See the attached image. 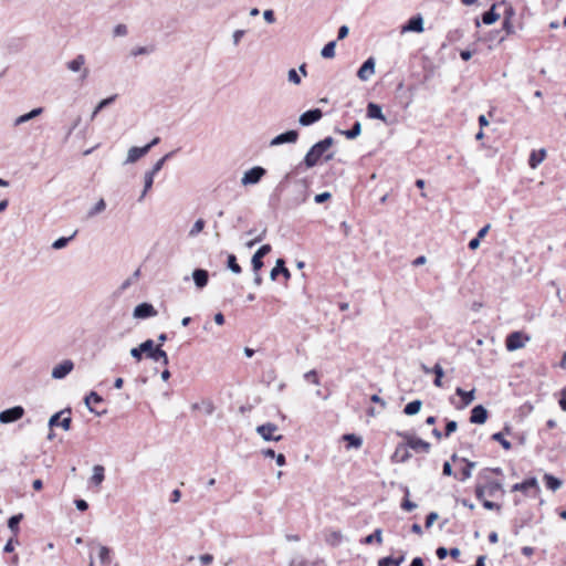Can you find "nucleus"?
<instances>
[{
	"label": "nucleus",
	"mask_w": 566,
	"mask_h": 566,
	"mask_svg": "<svg viewBox=\"0 0 566 566\" xmlns=\"http://www.w3.org/2000/svg\"><path fill=\"white\" fill-rule=\"evenodd\" d=\"M333 145H334V138L331 136L325 137L324 139L314 144L304 157V165L306 166V168H313L314 166H316L322 157H324L325 161L332 160L334 158V154L333 153L326 154V151Z\"/></svg>",
	"instance_id": "obj_1"
},
{
	"label": "nucleus",
	"mask_w": 566,
	"mask_h": 566,
	"mask_svg": "<svg viewBox=\"0 0 566 566\" xmlns=\"http://www.w3.org/2000/svg\"><path fill=\"white\" fill-rule=\"evenodd\" d=\"M65 66L70 72L78 73L81 82H85L90 76V69L86 66V56L84 54H77L74 59L67 61Z\"/></svg>",
	"instance_id": "obj_2"
},
{
	"label": "nucleus",
	"mask_w": 566,
	"mask_h": 566,
	"mask_svg": "<svg viewBox=\"0 0 566 566\" xmlns=\"http://www.w3.org/2000/svg\"><path fill=\"white\" fill-rule=\"evenodd\" d=\"M25 410L22 406H14L0 412V423L10 424L23 418Z\"/></svg>",
	"instance_id": "obj_3"
},
{
	"label": "nucleus",
	"mask_w": 566,
	"mask_h": 566,
	"mask_svg": "<svg viewBox=\"0 0 566 566\" xmlns=\"http://www.w3.org/2000/svg\"><path fill=\"white\" fill-rule=\"evenodd\" d=\"M265 174L266 170L263 167L254 166L243 174L241 184L243 186L256 185L262 179V177L265 176Z\"/></svg>",
	"instance_id": "obj_4"
},
{
	"label": "nucleus",
	"mask_w": 566,
	"mask_h": 566,
	"mask_svg": "<svg viewBox=\"0 0 566 566\" xmlns=\"http://www.w3.org/2000/svg\"><path fill=\"white\" fill-rule=\"evenodd\" d=\"M65 413H71V410L70 409H64V410H61L56 413H54L53 416H51V418L49 419V427L52 429L53 427L55 426H60L63 430L67 431L70 430L71 428V422H72V419L70 416L67 417H63L61 419V417Z\"/></svg>",
	"instance_id": "obj_5"
},
{
	"label": "nucleus",
	"mask_w": 566,
	"mask_h": 566,
	"mask_svg": "<svg viewBox=\"0 0 566 566\" xmlns=\"http://www.w3.org/2000/svg\"><path fill=\"white\" fill-rule=\"evenodd\" d=\"M277 430V426L272 422H266L264 424L256 427V432L265 440V441H281L283 436L273 433Z\"/></svg>",
	"instance_id": "obj_6"
},
{
	"label": "nucleus",
	"mask_w": 566,
	"mask_h": 566,
	"mask_svg": "<svg viewBox=\"0 0 566 566\" xmlns=\"http://www.w3.org/2000/svg\"><path fill=\"white\" fill-rule=\"evenodd\" d=\"M298 139L297 130L291 129L282 133L270 140V146L275 147L283 144H294Z\"/></svg>",
	"instance_id": "obj_7"
},
{
	"label": "nucleus",
	"mask_w": 566,
	"mask_h": 566,
	"mask_svg": "<svg viewBox=\"0 0 566 566\" xmlns=\"http://www.w3.org/2000/svg\"><path fill=\"white\" fill-rule=\"evenodd\" d=\"M403 438L406 439V443L409 448H411L415 451H422L428 453L431 446L429 442L413 436V434H403Z\"/></svg>",
	"instance_id": "obj_8"
},
{
	"label": "nucleus",
	"mask_w": 566,
	"mask_h": 566,
	"mask_svg": "<svg viewBox=\"0 0 566 566\" xmlns=\"http://www.w3.org/2000/svg\"><path fill=\"white\" fill-rule=\"evenodd\" d=\"M322 117L323 112L319 108H313L301 114L298 117V123L301 126L306 127L318 122Z\"/></svg>",
	"instance_id": "obj_9"
},
{
	"label": "nucleus",
	"mask_w": 566,
	"mask_h": 566,
	"mask_svg": "<svg viewBox=\"0 0 566 566\" xmlns=\"http://www.w3.org/2000/svg\"><path fill=\"white\" fill-rule=\"evenodd\" d=\"M505 346L509 352H514L525 346L524 336L521 332H513L507 335Z\"/></svg>",
	"instance_id": "obj_10"
},
{
	"label": "nucleus",
	"mask_w": 566,
	"mask_h": 566,
	"mask_svg": "<svg viewBox=\"0 0 566 566\" xmlns=\"http://www.w3.org/2000/svg\"><path fill=\"white\" fill-rule=\"evenodd\" d=\"M271 245L270 244H263L260 247L256 252L253 254L251 259L252 270L253 272H259L263 266L262 259L271 252Z\"/></svg>",
	"instance_id": "obj_11"
},
{
	"label": "nucleus",
	"mask_w": 566,
	"mask_h": 566,
	"mask_svg": "<svg viewBox=\"0 0 566 566\" xmlns=\"http://www.w3.org/2000/svg\"><path fill=\"white\" fill-rule=\"evenodd\" d=\"M157 315V311L149 303H140L134 308L133 316L138 319H145Z\"/></svg>",
	"instance_id": "obj_12"
},
{
	"label": "nucleus",
	"mask_w": 566,
	"mask_h": 566,
	"mask_svg": "<svg viewBox=\"0 0 566 566\" xmlns=\"http://www.w3.org/2000/svg\"><path fill=\"white\" fill-rule=\"evenodd\" d=\"M74 368V364L72 360L66 359L62 361L61 364L56 365L52 369V378L54 379H63L66 375H69Z\"/></svg>",
	"instance_id": "obj_13"
},
{
	"label": "nucleus",
	"mask_w": 566,
	"mask_h": 566,
	"mask_svg": "<svg viewBox=\"0 0 566 566\" xmlns=\"http://www.w3.org/2000/svg\"><path fill=\"white\" fill-rule=\"evenodd\" d=\"M375 59H367L357 72V76L360 81H368L375 74Z\"/></svg>",
	"instance_id": "obj_14"
},
{
	"label": "nucleus",
	"mask_w": 566,
	"mask_h": 566,
	"mask_svg": "<svg viewBox=\"0 0 566 566\" xmlns=\"http://www.w3.org/2000/svg\"><path fill=\"white\" fill-rule=\"evenodd\" d=\"M423 31V19L420 14L415 15L408 20V22L402 25L401 33L407 32H417L420 33Z\"/></svg>",
	"instance_id": "obj_15"
},
{
	"label": "nucleus",
	"mask_w": 566,
	"mask_h": 566,
	"mask_svg": "<svg viewBox=\"0 0 566 566\" xmlns=\"http://www.w3.org/2000/svg\"><path fill=\"white\" fill-rule=\"evenodd\" d=\"M488 419V410L482 406L478 405L471 410L470 421L476 424H483Z\"/></svg>",
	"instance_id": "obj_16"
},
{
	"label": "nucleus",
	"mask_w": 566,
	"mask_h": 566,
	"mask_svg": "<svg viewBox=\"0 0 566 566\" xmlns=\"http://www.w3.org/2000/svg\"><path fill=\"white\" fill-rule=\"evenodd\" d=\"M192 280L195 282V285L198 287V289H203L207 286L208 284V281H209V273L207 270H203V269H196L193 272H192Z\"/></svg>",
	"instance_id": "obj_17"
},
{
	"label": "nucleus",
	"mask_w": 566,
	"mask_h": 566,
	"mask_svg": "<svg viewBox=\"0 0 566 566\" xmlns=\"http://www.w3.org/2000/svg\"><path fill=\"white\" fill-rule=\"evenodd\" d=\"M147 148L143 147H130L127 151V157L124 164H134L145 155H147Z\"/></svg>",
	"instance_id": "obj_18"
},
{
	"label": "nucleus",
	"mask_w": 566,
	"mask_h": 566,
	"mask_svg": "<svg viewBox=\"0 0 566 566\" xmlns=\"http://www.w3.org/2000/svg\"><path fill=\"white\" fill-rule=\"evenodd\" d=\"M279 274H282L286 280L291 276L289 269L285 268V262L283 259L276 260L275 266L271 270L270 273L271 280H275Z\"/></svg>",
	"instance_id": "obj_19"
},
{
	"label": "nucleus",
	"mask_w": 566,
	"mask_h": 566,
	"mask_svg": "<svg viewBox=\"0 0 566 566\" xmlns=\"http://www.w3.org/2000/svg\"><path fill=\"white\" fill-rule=\"evenodd\" d=\"M43 113V108L42 107H36V108H33L32 111H30L29 113H25L23 115H20L18 116L14 122H13V125L14 126H20L38 116H40L41 114Z\"/></svg>",
	"instance_id": "obj_20"
},
{
	"label": "nucleus",
	"mask_w": 566,
	"mask_h": 566,
	"mask_svg": "<svg viewBox=\"0 0 566 566\" xmlns=\"http://www.w3.org/2000/svg\"><path fill=\"white\" fill-rule=\"evenodd\" d=\"M528 489H536L538 490V482L536 478H530L521 483H516L512 486V491H521L526 492Z\"/></svg>",
	"instance_id": "obj_21"
},
{
	"label": "nucleus",
	"mask_w": 566,
	"mask_h": 566,
	"mask_svg": "<svg viewBox=\"0 0 566 566\" xmlns=\"http://www.w3.org/2000/svg\"><path fill=\"white\" fill-rule=\"evenodd\" d=\"M367 116L373 119H380L386 122V117L382 113L381 107L376 103H369L367 105Z\"/></svg>",
	"instance_id": "obj_22"
},
{
	"label": "nucleus",
	"mask_w": 566,
	"mask_h": 566,
	"mask_svg": "<svg viewBox=\"0 0 566 566\" xmlns=\"http://www.w3.org/2000/svg\"><path fill=\"white\" fill-rule=\"evenodd\" d=\"M105 469L101 464H96L93 467V474L91 476V483L98 486L105 479Z\"/></svg>",
	"instance_id": "obj_23"
},
{
	"label": "nucleus",
	"mask_w": 566,
	"mask_h": 566,
	"mask_svg": "<svg viewBox=\"0 0 566 566\" xmlns=\"http://www.w3.org/2000/svg\"><path fill=\"white\" fill-rule=\"evenodd\" d=\"M139 276H140V270L137 269L134 271V273L130 276H128L126 280H124L122 282V284L118 287V293H123L127 289H129L134 283H136L138 281Z\"/></svg>",
	"instance_id": "obj_24"
},
{
	"label": "nucleus",
	"mask_w": 566,
	"mask_h": 566,
	"mask_svg": "<svg viewBox=\"0 0 566 566\" xmlns=\"http://www.w3.org/2000/svg\"><path fill=\"white\" fill-rule=\"evenodd\" d=\"M116 97H117V95H112L109 97H106V98L99 101L91 114V120H93L102 109H104L105 107L113 104L115 102Z\"/></svg>",
	"instance_id": "obj_25"
},
{
	"label": "nucleus",
	"mask_w": 566,
	"mask_h": 566,
	"mask_svg": "<svg viewBox=\"0 0 566 566\" xmlns=\"http://www.w3.org/2000/svg\"><path fill=\"white\" fill-rule=\"evenodd\" d=\"M154 178L155 176L151 175L150 172L146 171L145 172V176H144V189L138 198V201L142 202L145 198V196L147 195V192L151 189L153 187V184H154Z\"/></svg>",
	"instance_id": "obj_26"
},
{
	"label": "nucleus",
	"mask_w": 566,
	"mask_h": 566,
	"mask_svg": "<svg viewBox=\"0 0 566 566\" xmlns=\"http://www.w3.org/2000/svg\"><path fill=\"white\" fill-rule=\"evenodd\" d=\"M545 157H546L545 149H541L538 153L532 151L530 159H528V164L532 168H536L545 159Z\"/></svg>",
	"instance_id": "obj_27"
},
{
	"label": "nucleus",
	"mask_w": 566,
	"mask_h": 566,
	"mask_svg": "<svg viewBox=\"0 0 566 566\" xmlns=\"http://www.w3.org/2000/svg\"><path fill=\"white\" fill-rule=\"evenodd\" d=\"M150 359L155 361H161L165 366L169 364L168 355L164 349L160 348V346L155 348L150 355Z\"/></svg>",
	"instance_id": "obj_28"
},
{
	"label": "nucleus",
	"mask_w": 566,
	"mask_h": 566,
	"mask_svg": "<svg viewBox=\"0 0 566 566\" xmlns=\"http://www.w3.org/2000/svg\"><path fill=\"white\" fill-rule=\"evenodd\" d=\"M495 7L496 4H493L489 11L483 13L482 21L484 24L490 25L500 19V14L495 12Z\"/></svg>",
	"instance_id": "obj_29"
},
{
	"label": "nucleus",
	"mask_w": 566,
	"mask_h": 566,
	"mask_svg": "<svg viewBox=\"0 0 566 566\" xmlns=\"http://www.w3.org/2000/svg\"><path fill=\"white\" fill-rule=\"evenodd\" d=\"M455 394L461 397L463 406H469L475 398L474 390L465 391L462 388H457Z\"/></svg>",
	"instance_id": "obj_30"
},
{
	"label": "nucleus",
	"mask_w": 566,
	"mask_h": 566,
	"mask_svg": "<svg viewBox=\"0 0 566 566\" xmlns=\"http://www.w3.org/2000/svg\"><path fill=\"white\" fill-rule=\"evenodd\" d=\"M544 481L546 483V488L554 492L562 486V481L548 473L544 474Z\"/></svg>",
	"instance_id": "obj_31"
},
{
	"label": "nucleus",
	"mask_w": 566,
	"mask_h": 566,
	"mask_svg": "<svg viewBox=\"0 0 566 566\" xmlns=\"http://www.w3.org/2000/svg\"><path fill=\"white\" fill-rule=\"evenodd\" d=\"M343 439L348 442L347 448L358 449L363 444V439L354 433L344 434Z\"/></svg>",
	"instance_id": "obj_32"
},
{
	"label": "nucleus",
	"mask_w": 566,
	"mask_h": 566,
	"mask_svg": "<svg viewBox=\"0 0 566 566\" xmlns=\"http://www.w3.org/2000/svg\"><path fill=\"white\" fill-rule=\"evenodd\" d=\"M422 402L421 400H412L406 405L403 412L408 416H413L418 413L421 409Z\"/></svg>",
	"instance_id": "obj_33"
},
{
	"label": "nucleus",
	"mask_w": 566,
	"mask_h": 566,
	"mask_svg": "<svg viewBox=\"0 0 566 566\" xmlns=\"http://www.w3.org/2000/svg\"><path fill=\"white\" fill-rule=\"evenodd\" d=\"M462 462L465 463V467L461 470V481H465L471 478L472 475V469L475 467V462H471L467 459H461Z\"/></svg>",
	"instance_id": "obj_34"
},
{
	"label": "nucleus",
	"mask_w": 566,
	"mask_h": 566,
	"mask_svg": "<svg viewBox=\"0 0 566 566\" xmlns=\"http://www.w3.org/2000/svg\"><path fill=\"white\" fill-rule=\"evenodd\" d=\"M405 560L403 556L399 558L384 557L378 560V566H400Z\"/></svg>",
	"instance_id": "obj_35"
},
{
	"label": "nucleus",
	"mask_w": 566,
	"mask_h": 566,
	"mask_svg": "<svg viewBox=\"0 0 566 566\" xmlns=\"http://www.w3.org/2000/svg\"><path fill=\"white\" fill-rule=\"evenodd\" d=\"M343 541V534L340 531H331L327 535H326V542L329 544V545H333V546H337L340 544V542Z\"/></svg>",
	"instance_id": "obj_36"
},
{
	"label": "nucleus",
	"mask_w": 566,
	"mask_h": 566,
	"mask_svg": "<svg viewBox=\"0 0 566 566\" xmlns=\"http://www.w3.org/2000/svg\"><path fill=\"white\" fill-rule=\"evenodd\" d=\"M484 488L489 496H494L499 491H502V484L497 481H486Z\"/></svg>",
	"instance_id": "obj_37"
},
{
	"label": "nucleus",
	"mask_w": 566,
	"mask_h": 566,
	"mask_svg": "<svg viewBox=\"0 0 566 566\" xmlns=\"http://www.w3.org/2000/svg\"><path fill=\"white\" fill-rule=\"evenodd\" d=\"M23 518V514L20 513V514H17V515H13L11 516L9 520H8V527L10 528V531L17 535L18 532H19V523L21 522V520Z\"/></svg>",
	"instance_id": "obj_38"
},
{
	"label": "nucleus",
	"mask_w": 566,
	"mask_h": 566,
	"mask_svg": "<svg viewBox=\"0 0 566 566\" xmlns=\"http://www.w3.org/2000/svg\"><path fill=\"white\" fill-rule=\"evenodd\" d=\"M374 542L381 544L382 543V532L380 528L375 530V532L368 536H366L361 543L364 544H373Z\"/></svg>",
	"instance_id": "obj_39"
},
{
	"label": "nucleus",
	"mask_w": 566,
	"mask_h": 566,
	"mask_svg": "<svg viewBox=\"0 0 566 566\" xmlns=\"http://www.w3.org/2000/svg\"><path fill=\"white\" fill-rule=\"evenodd\" d=\"M106 209V202L104 199H99L88 211L87 217L92 218L103 212Z\"/></svg>",
	"instance_id": "obj_40"
},
{
	"label": "nucleus",
	"mask_w": 566,
	"mask_h": 566,
	"mask_svg": "<svg viewBox=\"0 0 566 566\" xmlns=\"http://www.w3.org/2000/svg\"><path fill=\"white\" fill-rule=\"evenodd\" d=\"M360 133H361L360 122H355V124L353 125V127L350 129L342 132V134L345 135L346 138H348V139L356 138L357 136L360 135Z\"/></svg>",
	"instance_id": "obj_41"
},
{
	"label": "nucleus",
	"mask_w": 566,
	"mask_h": 566,
	"mask_svg": "<svg viewBox=\"0 0 566 566\" xmlns=\"http://www.w3.org/2000/svg\"><path fill=\"white\" fill-rule=\"evenodd\" d=\"M174 153L175 151H170V153L166 154L164 157H161L159 160H157L155 163V165L153 166V168L150 170H148V172L156 176L161 170L166 160L169 159L174 155Z\"/></svg>",
	"instance_id": "obj_42"
},
{
	"label": "nucleus",
	"mask_w": 566,
	"mask_h": 566,
	"mask_svg": "<svg viewBox=\"0 0 566 566\" xmlns=\"http://www.w3.org/2000/svg\"><path fill=\"white\" fill-rule=\"evenodd\" d=\"M335 46H336V42L335 41H331L328 42L327 44L324 45V48L322 49L321 51V55L324 57V59H333L335 56Z\"/></svg>",
	"instance_id": "obj_43"
},
{
	"label": "nucleus",
	"mask_w": 566,
	"mask_h": 566,
	"mask_svg": "<svg viewBox=\"0 0 566 566\" xmlns=\"http://www.w3.org/2000/svg\"><path fill=\"white\" fill-rule=\"evenodd\" d=\"M98 558L103 565H108L111 563V549L107 546L99 545Z\"/></svg>",
	"instance_id": "obj_44"
},
{
	"label": "nucleus",
	"mask_w": 566,
	"mask_h": 566,
	"mask_svg": "<svg viewBox=\"0 0 566 566\" xmlns=\"http://www.w3.org/2000/svg\"><path fill=\"white\" fill-rule=\"evenodd\" d=\"M410 458V453L402 446L397 447L392 459L399 462H406Z\"/></svg>",
	"instance_id": "obj_45"
},
{
	"label": "nucleus",
	"mask_w": 566,
	"mask_h": 566,
	"mask_svg": "<svg viewBox=\"0 0 566 566\" xmlns=\"http://www.w3.org/2000/svg\"><path fill=\"white\" fill-rule=\"evenodd\" d=\"M228 269L234 274H240L242 272L241 266L237 262V258L234 254H229L227 260Z\"/></svg>",
	"instance_id": "obj_46"
},
{
	"label": "nucleus",
	"mask_w": 566,
	"mask_h": 566,
	"mask_svg": "<svg viewBox=\"0 0 566 566\" xmlns=\"http://www.w3.org/2000/svg\"><path fill=\"white\" fill-rule=\"evenodd\" d=\"M77 231H74V233L71 235V237H62V238H59L56 239L53 243H52V248L54 250H61L63 248H65L67 245V243L76 235Z\"/></svg>",
	"instance_id": "obj_47"
},
{
	"label": "nucleus",
	"mask_w": 566,
	"mask_h": 566,
	"mask_svg": "<svg viewBox=\"0 0 566 566\" xmlns=\"http://www.w3.org/2000/svg\"><path fill=\"white\" fill-rule=\"evenodd\" d=\"M91 401L95 402V403H99L103 401V398L95 391H91L84 399V402L86 405V407L88 408V410L91 412H93V408L91 407Z\"/></svg>",
	"instance_id": "obj_48"
},
{
	"label": "nucleus",
	"mask_w": 566,
	"mask_h": 566,
	"mask_svg": "<svg viewBox=\"0 0 566 566\" xmlns=\"http://www.w3.org/2000/svg\"><path fill=\"white\" fill-rule=\"evenodd\" d=\"M492 440L497 441L505 450H510L512 444L509 440H506L502 432H496L492 434Z\"/></svg>",
	"instance_id": "obj_49"
},
{
	"label": "nucleus",
	"mask_w": 566,
	"mask_h": 566,
	"mask_svg": "<svg viewBox=\"0 0 566 566\" xmlns=\"http://www.w3.org/2000/svg\"><path fill=\"white\" fill-rule=\"evenodd\" d=\"M154 340L147 339L139 345V350H143L150 358L151 353L155 350Z\"/></svg>",
	"instance_id": "obj_50"
},
{
	"label": "nucleus",
	"mask_w": 566,
	"mask_h": 566,
	"mask_svg": "<svg viewBox=\"0 0 566 566\" xmlns=\"http://www.w3.org/2000/svg\"><path fill=\"white\" fill-rule=\"evenodd\" d=\"M409 493H410V492H409V489H408V488H405V494H406V497H405V500H403V501H402V503H401V509H402V510H405V511H408V512H410V511H412V510H415V509L417 507V504H416V503H413V502H411V501L408 499Z\"/></svg>",
	"instance_id": "obj_51"
},
{
	"label": "nucleus",
	"mask_w": 566,
	"mask_h": 566,
	"mask_svg": "<svg viewBox=\"0 0 566 566\" xmlns=\"http://www.w3.org/2000/svg\"><path fill=\"white\" fill-rule=\"evenodd\" d=\"M205 228V221L202 219H198L192 228L190 229L189 231V235L190 237H196L197 234H199Z\"/></svg>",
	"instance_id": "obj_52"
},
{
	"label": "nucleus",
	"mask_w": 566,
	"mask_h": 566,
	"mask_svg": "<svg viewBox=\"0 0 566 566\" xmlns=\"http://www.w3.org/2000/svg\"><path fill=\"white\" fill-rule=\"evenodd\" d=\"M153 52V48H148V46H137V48H134L132 51H130V55L133 56H138V55H148Z\"/></svg>",
	"instance_id": "obj_53"
},
{
	"label": "nucleus",
	"mask_w": 566,
	"mask_h": 566,
	"mask_svg": "<svg viewBox=\"0 0 566 566\" xmlns=\"http://www.w3.org/2000/svg\"><path fill=\"white\" fill-rule=\"evenodd\" d=\"M304 378L316 386L319 385V379H318L317 373L314 369L305 373Z\"/></svg>",
	"instance_id": "obj_54"
},
{
	"label": "nucleus",
	"mask_w": 566,
	"mask_h": 566,
	"mask_svg": "<svg viewBox=\"0 0 566 566\" xmlns=\"http://www.w3.org/2000/svg\"><path fill=\"white\" fill-rule=\"evenodd\" d=\"M289 82L298 85L301 83V77L295 69H291L287 73Z\"/></svg>",
	"instance_id": "obj_55"
},
{
	"label": "nucleus",
	"mask_w": 566,
	"mask_h": 566,
	"mask_svg": "<svg viewBox=\"0 0 566 566\" xmlns=\"http://www.w3.org/2000/svg\"><path fill=\"white\" fill-rule=\"evenodd\" d=\"M127 33H128V30L125 24H117L113 29L114 36H125V35H127Z\"/></svg>",
	"instance_id": "obj_56"
},
{
	"label": "nucleus",
	"mask_w": 566,
	"mask_h": 566,
	"mask_svg": "<svg viewBox=\"0 0 566 566\" xmlns=\"http://www.w3.org/2000/svg\"><path fill=\"white\" fill-rule=\"evenodd\" d=\"M457 429H458L457 421H454V420L448 421L447 424H446L444 436L446 437H450L453 432L457 431Z\"/></svg>",
	"instance_id": "obj_57"
},
{
	"label": "nucleus",
	"mask_w": 566,
	"mask_h": 566,
	"mask_svg": "<svg viewBox=\"0 0 566 566\" xmlns=\"http://www.w3.org/2000/svg\"><path fill=\"white\" fill-rule=\"evenodd\" d=\"M332 197L331 192L325 191L315 196L314 201L316 203H323Z\"/></svg>",
	"instance_id": "obj_58"
},
{
	"label": "nucleus",
	"mask_w": 566,
	"mask_h": 566,
	"mask_svg": "<svg viewBox=\"0 0 566 566\" xmlns=\"http://www.w3.org/2000/svg\"><path fill=\"white\" fill-rule=\"evenodd\" d=\"M439 515L436 512H431L426 517V527L429 528L438 520Z\"/></svg>",
	"instance_id": "obj_59"
},
{
	"label": "nucleus",
	"mask_w": 566,
	"mask_h": 566,
	"mask_svg": "<svg viewBox=\"0 0 566 566\" xmlns=\"http://www.w3.org/2000/svg\"><path fill=\"white\" fill-rule=\"evenodd\" d=\"M18 544H19L18 539L10 538V539L7 542V544L4 545L3 551H4L6 553H11V552H13V551H14V547H15V545H18Z\"/></svg>",
	"instance_id": "obj_60"
},
{
	"label": "nucleus",
	"mask_w": 566,
	"mask_h": 566,
	"mask_svg": "<svg viewBox=\"0 0 566 566\" xmlns=\"http://www.w3.org/2000/svg\"><path fill=\"white\" fill-rule=\"evenodd\" d=\"M245 31L244 30H235L232 34V41H233V44L237 46L241 39L243 38Z\"/></svg>",
	"instance_id": "obj_61"
},
{
	"label": "nucleus",
	"mask_w": 566,
	"mask_h": 566,
	"mask_svg": "<svg viewBox=\"0 0 566 566\" xmlns=\"http://www.w3.org/2000/svg\"><path fill=\"white\" fill-rule=\"evenodd\" d=\"M263 18H264V20H265L268 23H270V24L275 22V15H274L273 10H270V9H269V10H265V11L263 12Z\"/></svg>",
	"instance_id": "obj_62"
},
{
	"label": "nucleus",
	"mask_w": 566,
	"mask_h": 566,
	"mask_svg": "<svg viewBox=\"0 0 566 566\" xmlns=\"http://www.w3.org/2000/svg\"><path fill=\"white\" fill-rule=\"evenodd\" d=\"M503 29L506 31L507 34L514 33V27L511 20H509V17H506V19L503 20Z\"/></svg>",
	"instance_id": "obj_63"
},
{
	"label": "nucleus",
	"mask_w": 566,
	"mask_h": 566,
	"mask_svg": "<svg viewBox=\"0 0 566 566\" xmlns=\"http://www.w3.org/2000/svg\"><path fill=\"white\" fill-rule=\"evenodd\" d=\"M562 397L559 399V406L562 410L566 411V386L562 389Z\"/></svg>",
	"instance_id": "obj_64"
}]
</instances>
